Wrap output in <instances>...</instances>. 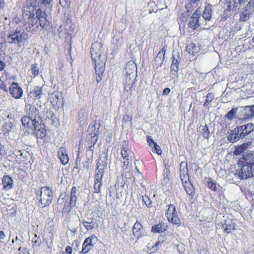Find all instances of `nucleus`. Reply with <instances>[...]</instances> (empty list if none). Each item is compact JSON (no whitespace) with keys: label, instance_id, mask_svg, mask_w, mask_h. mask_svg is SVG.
I'll use <instances>...</instances> for the list:
<instances>
[{"label":"nucleus","instance_id":"obj_3","mask_svg":"<svg viewBox=\"0 0 254 254\" xmlns=\"http://www.w3.org/2000/svg\"><path fill=\"white\" fill-rule=\"evenodd\" d=\"M24 26L28 32H34L39 29L37 20L34 17V14L31 13H24L23 15Z\"/></svg>","mask_w":254,"mask_h":254},{"label":"nucleus","instance_id":"obj_38","mask_svg":"<svg viewBox=\"0 0 254 254\" xmlns=\"http://www.w3.org/2000/svg\"><path fill=\"white\" fill-rule=\"evenodd\" d=\"M27 3L28 6L32 8V11H34L38 5L37 0H27Z\"/></svg>","mask_w":254,"mask_h":254},{"label":"nucleus","instance_id":"obj_32","mask_svg":"<svg viewBox=\"0 0 254 254\" xmlns=\"http://www.w3.org/2000/svg\"><path fill=\"white\" fill-rule=\"evenodd\" d=\"M173 60L171 65V71H174L175 72H177L179 69V65L180 62V60L179 57L176 58L174 56H173Z\"/></svg>","mask_w":254,"mask_h":254},{"label":"nucleus","instance_id":"obj_60","mask_svg":"<svg viewBox=\"0 0 254 254\" xmlns=\"http://www.w3.org/2000/svg\"><path fill=\"white\" fill-rule=\"evenodd\" d=\"M248 0H238V1L239 2V3L241 4H245L246 2L248 1Z\"/></svg>","mask_w":254,"mask_h":254},{"label":"nucleus","instance_id":"obj_7","mask_svg":"<svg viewBox=\"0 0 254 254\" xmlns=\"http://www.w3.org/2000/svg\"><path fill=\"white\" fill-rule=\"evenodd\" d=\"M25 40L24 33L18 29H15L14 32L9 34L7 41L9 43H21Z\"/></svg>","mask_w":254,"mask_h":254},{"label":"nucleus","instance_id":"obj_49","mask_svg":"<svg viewBox=\"0 0 254 254\" xmlns=\"http://www.w3.org/2000/svg\"><path fill=\"white\" fill-rule=\"evenodd\" d=\"M20 254H30L27 248L20 247L18 249Z\"/></svg>","mask_w":254,"mask_h":254},{"label":"nucleus","instance_id":"obj_62","mask_svg":"<svg viewBox=\"0 0 254 254\" xmlns=\"http://www.w3.org/2000/svg\"><path fill=\"white\" fill-rule=\"evenodd\" d=\"M0 88L4 91H7V88L4 84H3V85L0 86Z\"/></svg>","mask_w":254,"mask_h":254},{"label":"nucleus","instance_id":"obj_23","mask_svg":"<svg viewBox=\"0 0 254 254\" xmlns=\"http://www.w3.org/2000/svg\"><path fill=\"white\" fill-rule=\"evenodd\" d=\"M90 130H94V132L93 133H89V135L91 136L90 138L88 139V144L89 145V148L91 150L92 147H93L94 145L96 144L97 141V135L98 133V131L95 130L94 127H91L89 129V131Z\"/></svg>","mask_w":254,"mask_h":254},{"label":"nucleus","instance_id":"obj_64","mask_svg":"<svg viewBox=\"0 0 254 254\" xmlns=\"http://www.w3.org/2000/svg\"><path fill=\"white\" fill-rule=\"evenodd\" d=\"M64 2H65V4L64 5H63V6H68V0H64Z\"/></svg>","mask_w":254,"mask_h":254},{"label":"nucleus","instance_id":"obj_31","mask_svg":"<svg viewBox=\"0 0 254 254\" xmlns=\"http://www.w3.org/2000/svg\"><path fill=\"white\" fill-rule=\"evenodd\" d=\"M166 230L165 226L164 224L159 223L152 226L151 231L153 233H161Z\"/></svg>","mask_w":254,"mask_h":254},{"label":"nucleus","instance_id":"obj_18","mask_svg":"<svg viewBox=\"0 0 254 254\" xmlns=\"http://www.w3.org/2000/svg\"><path fill=\"white\" fill-rule=\"evenodd\" d=\"M36 18L39 21V24L42 28H44L47 22V15L46 12L41 9H38L36 11Z\"/></svg>","mask_w":254,"mask_h":254},{"label":"nucleus","instance_id":"obj_27","mask_svg":"<svg viewBox=\"0 0 254 254\" xmlns=\"http://www.w3.org/2000/svg\"><path fill=\"white\" fill-rule=\"evenodd\" d=\"M77 190L75 187H73L70 191L69 205L70 208L74 207L76 205V202L77 199Z\"/></svg>","mask_w":254,"mask_h":254},{"label":"nucleus","instance_id":"obj_57","mask_svg":"<svg viewBox=\"0 0 254 254\" xmlns=\"http://www.w3.org/2000/svg\"><path fill=\"white\" fill-rule=\"evenodd\" d=\"M5 66V64L4 62L0 61V70H3Z\"/></svg>","mask_w":254,"mask_h":254},{"label":"nucleus","instance_id":"obj_24","mask_svg":"<svg viewBox=\"0 0 254 254\" xmlns=\"http://www.w3.org/2000/svg\"><path fill=\"white\" fill-rule=\"evenodd\" d=\"M142 228L141 224L138 221H136L133 225L132 234L134 237H136L137 238L138 240L142 236L141 232Z\"/></svg>","mask_w":254,"mask_h":254},{"label":"nucleus","instance_id":"obj_51","mask_svg":"<svg viewBox=\"0 0 254 254\" xmlns=\"http://www.w3.org/2000/svg\"><path fill=\"white\" fill-rule=\"evenodd\" d=\"M6 238V235H5L3 231H0V240L2 242V240H4Z\"/></svg>","mask_w":254,"mask_h":254},{"label":"nucleus","instance_id":"obj_13","mask_svg":"<svg viewBox=\"0 0 254 254\" xmlns=\"http://www.w3.org/2000/svg\"><path fill=\"white\" fill-rule=\"evenodd\" d=\"M237 127L241 133L240 136H242L243 138L254 131V125L253 123H248Z\"/></svg>","mask_w":254,"mask_h":254},{"label":"nucleus","instance_id":"obj_48","mask_svg":"<svg viewBox=\"0 0 254 254\" xmlns=\"http://www.w3.org/2000/svg\"><path fill=\"white\" fill-rule=\"evenodd\" d=\"M31 70L34 75H37L39 73L38 68L35 64L31 65Z\"/></svg>","mask_w":254,"mask_h":254},{"label":"nucleus","instance_id":"obj_10","mask_svg":"<svg viewBox=\"0 0 254 254\" xmlns=\"http://www.w3.org/2000/svg\"><path fill=\"white\" fill-rule=\"evenodd\" d=\"M36 125L33 128L36 136L38 138H43L46 136V130L45 127L42 124V120L40 116L38 117V120L36 121Z\"/></svg>","mask_w":254,"mask_h":254},{"label":"nucleus","instance_id":"obj_53","mask_svg":"<svg viewBox=\"0 0 254 254\" xmlns=\"http://www.w3.org/2000/svg\"><path fill=\"white\" fill-rule=\"evenodd\" d=\"M53 0H42V3L47 7L50 5L51 1Z\"/></svg>","mask_w":254,"mask_h":254},{"label":"nucleus","instance_id":"obj_6","mask_svg":"<svg viewBox=\"0 0 254 254\" xmlns=\"http://www.w3.org/2000/svg\"><path fill=\"white\" fill-rule=\"evenodd\" d=\"M253 13H254V0H250L243 9L240 16V20L246 21L249 20Z\"/></svg>","mask_w":254,"mask_h":254},{"label":"nucleus","instance_id":"obj_9","mask_svg":"<svg viewBox=\"0 0 254 254\" xmlns=\"http://www.w3.org/2000/svg\"><path fill=\"white\" fill-rule=\"evenodd\" d=\"M9 92L15 99H20L23 95V91L20 86L16 82H12L9 87Z\"/></svg>","mask_w":254,"mask_h":254},{"label":"nucleus","instance_id":"obj_56","mask_svg":"<svg viewBox=\"0 0 254 254\" xmlns=\"http://www.w3.org/2000/svg\"><path fill=\"white\" fill-rule=\"evenodd\" d=\"M170 89L169 88H166L163 91V95H167L170 92Z\"/></svg>","mask_w":254,"mask_h":254},{"label":"nucleus","instance_id":"obj_1","mask_svg":"<svg viewBox=\"0 0 254 254\" xmlns=\"http://www.w3.org/2000/svg\"><path fill=\"white\" fill-rule=\"evenodd\" d=\"M90 52L92 59L94 61L96 74L98 75L97 81L99 82L102 79L105 65V56L103 55V49L101 43H93L91 45Z\"/></svg>","mask_w":254,"mask_h":254},{"label":"nucleus","instance_id":"obj_25","mask_svg":"<svg viewBox=\"0 0 254 254\" xmlns=\"http://www.w3.org/2000/svg\"><path fill=\"white\" fill-rule=\"evenodd\" d=\"M106 167V165H102L100 166V163H98L97 167L96 169V175L95 179L96 181H100L102 180L103 174L104 173L105 169Z\"/></svg>","mask_w":254,"mask_h":254},{"label":"nucleus","instance_id":"obj_8","mask_svg":"<svg viewBox=\"0 0 254 254\" xmlns=\"http://www.w3.org/2000/svg\"><path fill=\"white\" fill-rule=\"evenodd\" d=\"M236 175H238L241 179H246L253 176H254V170L252 169L251 166L243 163V165L240 171L236 173Z\"/></svg>","mask_w":254,"mask_h":254},{"label":"nucleus","instance_id":"obj_39","mask_svg":"<svg viewBox=\"0 0 254 254\" xmlns=\"http://www.w3.org/2000/svg\"><path fill=\"white\" fill-rule=\"evenodd\" d=\"M102 186V181H96V179L95 180V184H94V192L95 193H100L101 187Z\"/></svg>","mask_w":254,"mask_h":254},{"label":"nucleus","instance_id":"obj_54","mask_svg":"<svg viewBox=\"0 0 254 254\" xmlns=\"http://www.w3.org/2000/svg\"><path fill=\"white\" fill-rule=\"evenodd\" d=\"M35 238L36 239L35 240L34 238H33L32 241L35 244H37L38 245H40V243H41V241H40V240L39 238H37V235L35 236Z\"/></svg>","mask_w":254,"mask_h":254},{"label":"nucleus","instance_id":"obj_22","mask_svg":"<svg viewBox=\"0 0 254 254\" xmlns=\"http://www.w3.org/2000/svg\"><path fill=\"white\" fill-rule=\"evenodd\" d=\"M61 93L58 91L53 92L50 95V100L53 105L59 106L60 105L61 99Z\"/></svg>","mask_w":254,"mask_h":254},{"label":"nucleus","instance_id":"obj_34","mask_svg":"<svg viewBox=\"0 0 254 254\" xmlns=\"http://www.w3.org/2000/svg\"><path fill=\"white\" fill-rule=\"evenodd\" d=\"M135 171L133 172V181L136 184V182H139V181H143V176L141 173L139 171L137 167L135 168Z\"/></svg>","mask_w":254,"mask_h":254},{"label":"nucleus","instance_id":"obj_45","mask_svg":"<svg viewBox=\"0 0 254 254\" xmlns=\"http://www.w3.org/2000/svg\"><path fill=\"white\" fill-rule=\"evenodd\" d=\"M185 190L188 194L190 196H192L194 194V189L192 186H190V187H187V188H185Z\"/></svg>","mask_w":254,"mask_h":254},{"label":"nucleus","instance_id":"obj_33","mask_svg":"<svg viewBox=\"0 0 254 254\" xmlns=\"http://www.w3.org/2000/svg\"><path fill=\"white\" fill-rule=\"evenodd\" d=\"M88 112L85 109L81 110L79 112V119L80 122H84L88 118Z\"/></svg>","mask_w":254,"mask_h":254},{"label":"nucleus","instance_id":"obj_55","mask_svg":"<svg viewBox=\"0 0 254 254\" xmlns=\"http://www.w3.org/2000/svg\"><path fill=\"white\" fill-rule=\"evenodd\" d=\"M65 252L68 254H71L72 252V250L71 247L68 246L65 248Z\"/></svg>","mask_w":254,"mask_h":254},{"label":"nucleus","instance_id":"obj_44","mask_svg":"<svg viewBox=\"0 0 254 254\" xmlns=\"http://www.w3.org/2000/svg\"><path fill=\"white\" fill-rule=\"evenodd\" d=\"M128 160V158H127L126 159L121 161L123 164L122 167L124 170H127L128 169L129 165Z\"/></svg>","mask_w":254,"mask_h":254},{"label":"nucleus","instance_id":"obj_59","mask_svg":"<svg viewBox=\"0 0 254 254\" xmlns=\"http://www.w3.org/2000/svg\"><path fill=\"white\" fill-rule=\"evenodd\" d=\"M5 2L3 0H0V9H2L4 5Z\"/></svg>","mask_w":254,"mask_h":254},{"label":"nucleus","instance_id":"obj_26","mask_svg":"<svg viewBox=\"0 0 254 254\" xmlns=\"http://www.w3.org/2000/svg\"><path fill=\"white\" fill-rule=\"evenodd\" d=\"M222 227L226 233H229L232 230H235V223L232 220L228 219L225 221Z\"/></svg>","mask_w":254,"mask_h":254},{"label":"nucleus","instance_id":"obj_50","mask_svg":"<svg viewBox=\"0 0 254 254\" xmlns=\"http://www.w3.org/2000/svg\"><path fill=\"white\" fill-rule=\"evenodd\" d=\"M147 142L151 147H152L154 144L156 143V142H154V140L149 136H148L147 137Z\"/></svg>","mask_w":254,"mask_h":254},{"label":"nucleus","instance_id":"obj_42","mask_svg":"<svg viewBox=\"0 0 254 254\" xmlns=\"http://www.w3.org/2000/svg\"><path fill=\"white\" fill-rule=\"evenodd\" d=\"M166 49L165 47H163L158 53L157 54L156 59L157 60L158 59H161L162 57H163V59H164V56L165 55ZM162 61H163V60H162Z\"/></svg>","mask_w":254,"mask_h":254},{"label":"nucleus","instance_id":"obj_35","mask_svg":"<svg viewBox=\"0 0 254 254\" xmlns=\"http://www.w3.org/2000/svg\"><path fill=\"white\" fill-rule=\"evenodd\" d=\"M211 16V8L210 5H207L202 14V17L206 20H209Z\"/></svg>","mask_w":254,"mask_h":254},{"label":"nucleus","instance_id":"obj_58","mask_svg":"<svg viewBox=\"0 0 254 254\" xmlns=\"http://www.w3.org/2000/svg\"><path fill=\"white\" fill-rule=\"evenodd\" d=\"M138 183H140V185H141V186L143 188L145 187L146 185V182L144 181L143 180V181H139V182H138Z\"/></svg>","mask_w":254,"mask_h":254},{"label":"nucleus","instance_id":"obj_17","mask_svg":"<svg viewBox=\"0 0 254 254\" xmlns=\"http://www.w3.org/2000/svg\"><path fill=\"white\" fill-rule=\"evenodd\" d=\"M238 127L231 130L227 136V140L231 143H234L238 141L240 139H243V137L240 136Z\"/></svg>","mask_w":254,"mask_h":254},{"label":"nucleus","instance_id":"obj_47","mask_svg":"<svg viewBox=\"0 0 254 254\" xmlns=\"http://www.w3.org/2000/svg\"><path fill=\"white\" fill-rule=\"evenodd\" d=\"M208 187L212 190L215 191L216 190V184L212 181H209L207 183Z\"/></svg>","mask_w":254,"mask_h":254},{"label":"nucleus","instance_id":"obj_11","mask_svg":"<svg viewBox=\"0 0 254 254\" xmlns=\"http://www.w3.org/2000/svg\"><path fill=\"white\" fill-rule=\"evenodd\" d=\"M201 11L199 9H197L193 13L189 21V26L192 29L195 30L200 26L199 23V18L200 17Z\"/></svg>","mask_w":254,"mask_h":254},{"label":"nucleus","instance_id":"obj_29","mask_svg":"<svg viewBox=\"0 0 254 254\" xmlns=\"http://www.w3.org/2000/svg\"><path fill=\"white\" fill-rule=\"evenodd\" d=\"M2 185L3 188L5 190H9L13 187V181L11 177L8 176H4L2 179Z\"/></svg>","mask_w":254,"mask_h":254},{"label":"nucleus","instance_id":"obj_14","mask_svg":"<svg viewBox=\"0 0 254 254\" xmlns=\"http://www.w3.org/2000/svg\"><path fill=\"white\" fill-rule=\"evenodd\" d=\"M30 116L31 117L24 116L22 117L21 119V122L23 126L33 129L34 127L36 125L35 122L36 123V121H37L38 117L40 116L39 113H38V115L36 117H32L31 115Z\"/></svg>","mask_w":254,"mask_h":254},{"label":"nucleus","instance_id":"obj_20","mask_svg":"<svg viewBox=\"0 0 254 254\" xmlns=\"http://www.w3.org/2000/svg\"><path fill=\"white\" fill-rule=\"evenodd\" d=\"M243 119L249 120L254 117V105L246 106L243 111Z\"/></svg>","mask_w":254,"mask_h":254},{"label":"nucleus","instance_id":"obj_16","mask_svg":"<svg viewBox=\"0 0 254 254\" xmlns=\"http://www.w3.org/2000/svg\"><path fill=\"white\" fill-rule=\"evenodd\" d=\"M242 160H243L242 161L243 163L251 166L252 169L254 170V151L244 153Z\"/></svg>","mask_w":254,"mask_h":254},{"label":"nucleus","instance_id":"obj_5","mask_svg":"<svg viewBox=\"0 0 254 254\" xmlns=\"http://www.w3.org/2000/svg\"><path fill=\"white\" fill-rule=\"evenodd\" d=\"M166 215L169 222H171L174 225H176L177 227L179 226L181 224V221L178 217L177 212L173 204L169 205Z\"/></svg>","mask_w":254,"mask_h":254},{"label":"nucleus","instance_id":"obj_52","mask_svg":"<svg viewBox=\"0 0 254 254\" xmlns=\"http://www.w3.org/2000/svg\"><path fill=\"white\" fill-rule=\"evenodd\" d=\"M183 186L185 188H187V187H190L191 186H192L191 183L189 181H185L183 182Z\"/></svg>","mask_w":254,"mask_h":254},{"label":"nucleus","instance_id":"obj_19","mask_svg":"<svg viewBox=\"0 0 254 254\" xmlns=\"http://www.w3.org/2000/svg\"><path fill=\"white\" fill-rule=\"evenodd\" d=\"M132 152L129 145L128 142L124 140L122 143V148L121 151L122 156L123 160L127 158L131 157Z\"/></svg>","mask_w":254,"mask_h":254},{"label":"nucleus","instance_id":"obj_15","mask_svg":"<svg viewBox=\"0 0 254 254\" xmlns=\"http://www.w3.org/2000/svg\"><path fill=\"white\" fill-rule=\"evenodd\" d=\"M241 95L244 98H249L254 96V87L251 84L244 85L241 90Z\"/></svg>","mask_w":254,"mask_h":254},{"label":"nucleus","instance_id":"obj_2","mask_svg":"<svg viewBox=\"0 0 254 254\" xmlns=\"http://www.w3.org/2000/svg\"><path fill=\"white\" fill-rule=\"evenodd\" d=\"M53 197L52 190L48 187H42L40 190L37 192V198L42 207L49 206L52 202Z\"/></svg>","mask_w":254,"mask_h":254},{"label":"nucleus","instance_id":"obj_61","mask_svg":"<svg viewBox=\"0 0 254 254\" xmlns=\"http://www.w3.org/2000/svg\"><path fill=\"white\" fill-rule=\"evenodd\" d=\"M3 148H4V146L0 144V156L2 154V152L3 151Z\"/></svg>","mask_w":254,"mask_h":254},{"label":"nucleus","instance_id":"obj_28","mask_svg":"<svg viewBox=\"0 0 254 254\" xmlns=\"http://www.w3.org/2000/svg\"><path fill=\"white\" fill-rule=\"evenodd\" d=\"M30 93L36 99H40L43 95V90L42 87L35 86L31 90Z\"/></svg>","mask_w":254,"mask_h":254},{"label":"nucleus","instance_id":"obj_37","mask_svg":"<svg viewBox=\"0 0 254 254\" xmlns=\"http://www.w3.org/2000/svg\"><path fill=\"white\" fill-rule=\"evenodd\" d=\"M202 128L201 129V133L202 136L206 138H208L209 136L210 132L208 130V127L206 125L202 126Z\"/></svg>","mask_w":254,"mask_h":254},{"label":"nucleus","instance_id":"obj_36","mask_svg":"<svg viewBox=\"0 0 254 254\" xmlns=\"http://www.w3.org/2000/svg\"><path fill=\"white\" fill-rule=\"evenodd\" d=\"M237 112V108H232L226 115V118L231 121L235 118Z\"/></svg>","mask_w":254,"mask_h":254},{"label":"nucleus","instance_id":"obj_41","mask_svg":"<svg viewBox=\"0 0 254 254\" xmlns=\"http://www.w3.org/2000/svg\"><path fill=\"white\" fill-rule=\"evenodd\" d=\"M92 222H89L83 220L82 221V224L83 226L85 227V229L87 230H90L94 228V225H91Z\"/></svg>","mask_w":254,"mask_h":254},{"label":"nucleus","instance_id":"obj_12","mask_svg":"<svg viewBox=\"0 0 254 254\" xmlns=\"http://www.w3.org/2000/svg\"><path fill=\"white\" fill-rule=\"evenodd\" d=\"M96 240L97 238L93 235L86 238L82 245V250L80 254L88 253L93 247Z\"/></svg>","mask_w":254,"mask_h":254},{"label":"nucleus","instance_id":"obj_43","mask_svg":"<svg viewBox=\"0 0 254 254\" xmlns=\"http://www.w3.org/2000/svg\"><path fill=\"white\" fill-rule=\"evenodd\" d=\"M142 200L147 207H150L151 204V201L147 195L142 196Z\"/></svg>","mask_w":254,"mask_h":254},{"label":"nucleus","instance_id":"obj_63","mask_svg":"<svg viewBox=\"0 0 254 254\" xmlns=\"http://www.w3.org/2000/svg\"><path fill=\"white\" fill-rule=\"evenodd\" d=\"M84 167H86V170H88V162H86L83 164Z\"/></svg>","mask_w":254,"mask_h":254},{"label":"nucleus","instance_id":"obj_46","mask_svg":"<svg viewBox=\"0 0 254 254\" xmlns=\"http://www.w3.org/2000/svg\"><path fill=\"white\" fill-rule=\"evenodd\" d=\"M153 148H154V150L155 151L156 153L159 155H161L162 151V150L159 146V145L157 144V143L154 144V145L152 146Z\"/></svg>","mask_w":254,"mask_h":254},{"label":"nucleus","instance_id":"obj_21","mask_svg":"<svg viewBox=\"0 0 254 254\" xmlns=\"http://www.w3.org/2000/svg\"><path fill=\"white\" fill-rule=\"evenodd\" d=\"M59 158L63 165H66L69 161L68 157L64 147H60L58 151Z\"/></svg>","mask_w":254,"mask_h":254},{"label":"nucleus","instance_id":"obj_4","mask_svg":"<svg viewBox=\"0 0 254 254\" xmlns=\"http://www.w3.org/2000/svg\"><path fill=\"white\" fill-rule=\"evenodd\" d=\"M35 100L36 99L30 93L24 98L26 112L29 115H31L32 117H36L38 115V111L33 106Z\"/></svg>","mask_w":254,"mask_h":254},{"label":"nucleus","instance_id":"obj_30","mask_svg":"<svg viewBox=\"0 0 254 254\" xmlns=\"http://www.w3.org/2000/svg\"><path fill=\"white\" fill-rule=\"evenodd\" d=\"M252 144V143L249 142L248 143H243L240 146L237 147L234 151V154L235 155H239L242 153L246 148Z\"/></svg>","mask_w":254,"mask_h":254},{"label":"nucleus","instance_id":"obj_40","mask_svg":"<svg viewBox=\"0 0 254 254\" xmlns=\"http://www.w3.org/2000/svg\"><path fill=\"white\" fill-rule=\"evenodd\" d=\"M214 96L212 93H208L206 95V99L205 103H204V106H207L209 103L211 102V101L213 99Z\"/></svg>","mask_w":254,"mask_h":254}]
</instances>
